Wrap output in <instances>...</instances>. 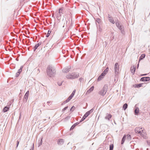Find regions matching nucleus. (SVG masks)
I'll return each instance as SVG.
<instances>
[{
    "label": "nucleus",
    "mask_w": 150,
    "mask_h": 150,
    "mask_svg": "<svg viewBox=\"0 0 150 150\" xmlns=\"http://www.w3.org/2000/svg\"><path fill=\"white\" fill-rule=\"evenodd\" d=\"M20 74V73H18V72H17L16 73V77H18V76H19V74Z\"/></svg>",
    "instance_id": "37"
},
{
    "label": "nucleus",
    "mask_w": 150,
    "mask_h": 150,
    "mask_svg": "<svg viewBox=\"0 0 150 150\" xmlns=\"http://www.w3.org/2000/svg\"><path fill=\"white\" fill-rule=\"evenodd\" d=\"M126 137H127V140L128 141H129L131 139V137L130 135L127 134L126 136Z\"/></svg>",
    "instance_id": "26"
},
{
    "label": "nucleus",
    "mask_w": 150,
    "mask_h": 150,
    "mask_svg": "<svg viewBox=\"0 0 150 150\" xmlns=\"http://www.w3.org/2000/svg\"><path fill=\"white\" fill-rule=\"evenodd\" d=\"M68 108V107L67 106V107H65V108H63L62 110V111H64L66 109H67Z\"/></svg>",
    "instance_id": "34"
},
{
    "label": "nucleus",
    "mask_w": 150,
    "mask_h": 150,
    "mask_svg": "<svg viewBox=\"0 0 150 150\" xmlns=\"http://www.w3.org/2000/svg\"><path fill=\"white\" fill-rule=\"evenodd\" d=\"M63 10V8H60L59 9V11L57 12V13L61 14V13H63L62 11Z\"/></svg>",
    "instance_id": "24"
},
{
    "label": "nucleus",
    "mask_w": 150,
    "mask_h": 150,
    "mask_svg": "<svg viewBox=\"0 0 150 150\" xmlns=\"http://www.w3.org/2000/svg\"><path fill=\"white\" fill-rule=\"evenodd\" d=\"M96 21L98 23H99L100 22V19L99 18H97Z\"/></svg>",
    "instance_id": "33"
},
{
    "label": "nucleus",
    "mask_w": 150,
    "mask_h": 150,
    "mask_svg": "<svg viewBox=\"0 0 150 150\" xmlns=\"http://www.w3.org/2000/svg\"><path fill=\"white\" fill-rule=\"evenodd\" d=\"M79 76V74L77 72H73L69 74L66 76L67 79H74L78 78Z\"/></svg>",
    "instance_id": "2"
},
{
    "label": "nucleus",
    "mask_w": 150,
    "mask_h": 150,
    "mask_svg": "<svg viewBox=\"0 0 150 150\" xmlns=\"http://www.w3.org/2000/svg\"><path fill=\"white\" fill-rule=\"evenodd\" d=\"M41 45V43L40 42H39L38 44H36L35 46L34 51H35V50L38 48V47H39L40 45Z\"/></svg>",
    "instance_id": "19"
},
{
    "label": "nucleus",
    "mask_w": 150,
    "mask_h": 150,
    "mask_svg": "<svg viewBox=\"0 0 150 150\" xmlns=\"http://www.w3.org/2000/svg\"><path fill=\"white\" fill-rule=\"evenodd\" d=\"M74 108V109H75V107H74V106H73L70 109V110L71 111V109H73V108Z\"/></svg>",
    "instance_id": "39"
},
{
    "label": "nucleus",
    "mask_w": 150,
    "mask_h": 150,
    "mask_svg": "<svg viewBox=\"0 0 150 150\" xmlns=\"http://www.w3.org/2000/svg\"><path fill=\"white\" fill-rule=\"evenodd\" d=\"M47 103H50V102H49V101L47 102Z\"/></svg>",
    "instance_id": "45"
},
{
    "label": "nucleus",
    "mask_w": 150,
    "mask_h": 150,
    "mask_svg": "<svg viewBox=\"0 0 150 150\" xmlns=\"http://www.w3.org/2000/svg\"><path fill=\"white\" fill-rule=\"evenodd\" d=\"M148 145H150V140H148L147 141Z\"/></svg>",
    "instance_id": "36"
},
{
    "label": "nucleus",
    "mask_w": 150,
    "mask_h": 150,
    "mask_svg": "<svg viewBox=\"0 0 150 150\" xmlns=\"http://www.w3.org/2000/svg\"><path fill=\"white\" fill-rule=\"evenodd\" d=\"M23 68V67L21 66L20 68V69L18 70V72L20 73L22 71V69Z\"/></svg>",
    "instance_id": "30"
},
{
    "label": "nucleus",
    "mask_w": 150,
    "mask_h": 150,
    "mask_svg": "<svg viewBox=\"0 0 150 150\" xmlns=\"http://www.w3.org/2000/svg\"><path fill=\"white\" fill-rule=\"evenodd\" d=\"M63 139H59L58 141V143L59 145L62 144L63 143Z\"/></svg>",
    "instance_id": "20"
},
{
    "label": "nucleus",
    "mask_w": 150,
    "mask_h": 150,
    "mask_svg": "<svg viewBox=\"0 0 150 150\" xmlns=\"http://www.w3.org/2000/svg\"><path fill=\"white\" fill-rule=\"evenodd\" d=\"M64 27V25L63 26V27Z\"/></svg>",
    "instance_id": "47"
},
{
    "label": "nucleus",
    "mask_w": 150,
    "mask_h": 150,
    "mask_svg": "<svg viewBox=\"0 0 150 150\" xmlns=\"http://www.w3.org/2000/svg\"><path fill=\"white\" fill-rule=\"evenodd\" d=\"M18 144H19V142L18 141H17V146H16V147H18Z\"/></svg>",
    "instance_id": "40"
},
{
    "label": "nucleus",
    "mask_w": 150,
    "mask_h": 150,
    "mask_svg": "<svg viewBox=\"0 0 150 150\" xmlns=\"http://www.w3.org/2000/svg\"><path fill=\"white\" fill-rule=\"evenodd\" d=\"M113 144L110 145V150H113Z\"/></svg>",
    "instance_id": "31"
},
{
    "label": "nucleus",
    "mask_w": 150,
    "mask_h": 150,
    "mask_svg": "<svg viewBox=\"0 0 150 150\" xmlns=\"http://www.w3.org/2000/svg\"><path fill=\"white\" fill-rule=\"evenodd\" d=\"M139 66V64L138 63V64H137V68Z\"/></svg>",
    "instance_id": "42"
},
{
    "label": "nucleus",
    "mask_w": 150,
    "mask_h": 150,
    "mask_svg": "<svg viewBox=\"0 0 150 150\" xmlns=\"http://www.w3.org/2000/svg\"><path fill=\"white\" fill-rule=\"evenodd\" d=\"M146 74H144L143 75H143V76L146 75Z\"/></svg>",
    "instance_id": "43"
},
{
    "label": "nucleus",
    "mask_w": 150,
    "mask_h": 150,
    "mask_svg": "<svg viewBox=\"0 0 150 150\" xmlns=\"http://www.w3.org/2000/svg\"><path fill=\"white\" fill-rule=\"evenodd\" d=\"M29 91H28L25 93L24 96V99L27 100L28 99V96L29 94Z\"/></svg>",
    "instance_id": "13"
},
{
    "label": "nucleus",
    "mask_w": 150,
    "mask_h": 150,
    "mask_svg": "<svg viewBox=\"0 0 150 150\" xmlns=\"http://www.w3.org/2000/svg\"><path fill=\"white\" fill-rule=\"evenodd\" d=\"M142 128L140 127H137L135 129V131L136 133H140L142 131Z\"/></svg>",
    "instance_id": "8"
},
{
    "label": "nucleus",
    "mask_w": 150,
    "mask_h": 150,
    "mask_svg": "<svg viewBox=\"0 0 150 150\" xmlns=\"http://www.w3.org/2000/svg\"><path fill=\"white\" fill-rule=\"evenodd\" d=\"M51 33V31L48 30L47 34L46 35V37H48L49 36L50 34Z\"/></svg>",
    "instance_id": "32"
},
{
    "label": "nucleus",
    "mask_w": 150,
    "mask_h": 150,
    "mask_svg": "<svg viewBox=\"0 0 150 150\" xmlns=\"http://www.w3.org/2000/svg\"><path fill=\"white\" fill-rule=\"evenodd\" d=\"M47 72L48 75L50 77H52L55 74V69L52 67L49 66L47 69Z\"/></svg>",
    "instance_id": "1"
},
{
    "label": "nucleus",
    "mask_w": 150,
    "mask_h": 150,
    "mask_svg": "<svg viewBox=\"0 0 150 150\" xmlns=\"http://www.w3.org/2000/svg\"><path fill=\"white\" fill-rule=\"evenodd\" d=\"M126 138V136L125 135H124L122 139V142H121V144H123L125 142V139Z\"/></svg>",
    "instance_id": "23"
},
{
    "label": "nucleus",
    "mask_w": 150,
    "mask_h": 150,
    "mask_svg": "<svg viewBox=\"0 0 150 150\" xmlns=\"http://www.w3.org/2000/svg\"><path fill=\"white\" fill-rule=\"evenodd\" d=\"M135 70H136V67H135V66H132L131 67L130 70H131V73L133 74H134V72L135 71Z\"/></svg>",
    "instance_id": "9"
},
{
    "label": "nucleus",
    "mask_w": 150,
    "mask_h": 150,
    "mask_svg": "<svg viewBox=\"0 0 150 150\" xmlns=\"http://www.w3.org/2000/svg\"><path fill=\"white\" fill-rule=\"evenodd\" d=\"M140 134L141 136L144 139H146L147 138V137L146 135V134L144 132L143 130H142V131L140 133Z\"/></svg>",
    "instance_id": "7"
},
{
    "label": "nucleus",
    "mask_w": 150,
    "mask_h": 150,
    "mask_svg": "<svg viewBox=\"0 0 150 150\" xmlns=\"http://www.w3.org/2000/svg\"><path fill=\"white\" fill-rule=\"evenodd\" d=\"M94 89V86H93L91 88H90L88 90L86 93V94H88L89 93H90Z\"/></svg>",
    "instance_id": "12"
},
{
    "label": "nucleus",
    "mask_w": 150,
    "mask_h": 150,
    "mask_svg": "<svg viewBox=\"0 0 150 150\" xmlns=\"http://www.w3.org/2000/svg\"><path fill=\"white\" fill-rule=\"evenodd\" d=\"M112 117V115L108 113H107L106 114V116L105 117V119L107 120H108V121L110 120V119Z\"/></svg>",
    "instance_id": "10"
},
{
    "label": "nucleus",
    "mask_w": 150,
    "mask_h": 150,
    "mask_svg": "<svg viewBox=\"0 0 150 150\" xmlns=\"http://www.w3.org/2000/svg\"><path fill=\"white\" fill-rule=\"evenodd\" d=\"M127 107V103H125L123 105V108L124 110H125Z\"/></svg>",
    "instance_id": "29"
},
{
    "label": "nucleus",
    "mask_w": 150,
    "mask_h": 150,
    "mask_svg": "<svg viewBox=\"0 0 150 150\" xmlns=\"http://www.w3.org/2000/svg\"><path fill=\"white\" fill-rule=\"evenodd\" d=\"M150 79L149 77H143L141 79V80L142 81H147L149 80Z\"/></svg>",
    "instance_id": "11"
},
{
    "label": "nucleus",
    "mask_w": 150,
    "mask_h": 150,
    "mask_svg": "<svg viewBox=\"0 0 150 150\" xmlns=\"http://www.w3.org/2000/svg\"><path fill=\"white\" fill-rule=\"evenodd\" d=\"M45 121L46 120L45 119L44 120Z\"/></svg>",
    "instance_id": "46"
},
{
    "label": "nucleus",
    "mask_w": 150,
    "mask_h": 150,
    "mask_svg": "<svg viewBox=\"0 0 150 150\" xmlns=\"http://www.w3.org/2000/svg\"><path fill=\"white\" fill-rule=\"evenodd\" d=\"M76 92L75 90H74L69 97L65 101V103H67L70 100H71L72 97L74 96L75 93Z\"/></svg>",
    "instance_id": "6"
},
{
    "label": "nucleus",
    "mask_w": 150,
    "mask_h": 150,
    "mask_svg": "<svg viewBox=\"0 0 150 150\" xmlns=\"http://www.w3.org/2000/svg\"><path fill=\"white\" fill-rule=\"evenodd\" d=\"M61 85V84H59V86H60Z\"/></svg>",
    "instance_id": "44"
},
{
    "label": "nucleus",
    "mask_w": 150,
    "mask_h": 150,
    "mask_svg": "<svg viewBox=\"0 0 150 150\" xmlns=\"http://www.w3.org/2000/svg\"><path fill=\"white\" fill-rule=\"evenodd\" d=\"M83 80V78H79V80L80 81H81L82 80Z\"/></svg>",
    "instance_id": "38"
},
{
    "label": "nucleus",
    "mask_w": 150,
    "mask_h": 150,
    "mask_svg": "<svg viewBox=\"0 0 150 150\" xmlns=\"http://www.w3.org/2000/svg\"><path fill=\"white\" fill-rule=\"evenodd\" d=\"M93 109H92L90 110L87 112L84 115L82 118L80 122H81L84 120L85 119L88 117L91 112H93Z\"/></svg>",
    "instance_id": "5"
},
{
    "label": "nucleus",
    "mask_w": 150,
    "mask_h": 150,
    "mask_svg": "<svg viewBox=\"0 0 150 150\" xmlns=\"http://www.w3.org/2000/svg\"><path fill=\"white\" fill-rule=\"evenodd\" d=\"M75 125H73L71 127L70 130H71L72 129H73L74 127H75Z\"/></svg>",
    "instance_id": "35"
},
{
    "label": "nucleus",
    "mask_w": 150,
    "mask_h": 150,
    "mask_svg": "<svg viewBox=\"0 0 150 150\" xmlns=\"http://www.w3.org/2000/svg\"><path fill=\"white\" fill-rule=\"evenodd\" d=\"M70 68H64L63 70L62 71L63 72L65 73H67L69 72V69Z\"/></svg>",
    "instance_id": "14"
},
{
    "label": "nucleus",
    "mask_w": 150,
    "mask_h": 150,
    "mask_svg": "<svg viewBox=\"0 0 150 150\" xmlns=\"http://www.w3.org/2000/svg\"><path fill=\"white\" fill-rule=\"evenodd\" d=\"M119 64L117 62L115 64L114 66V73L115 76L117 75L119 72Z\"/></svg>",
    "instance_id": "4"
},
{
    "label": "nucleus",
    "mask_w": 150,
    "mask_h": 150,
    "mask_svg": "<svg viewBox=\"0 0 150 150\" xmlns=\"http://www.w3.org/2000/svg\"><path fill=\"white\" fill-rule=\"evenodd\" d=\"M63 21L64 22H66V25L67 24V20H66V18L65 15L64 16V18L63 19Z\"/></svg>",
    "instance_id": "28"
},
{
    "label": "nucleus",
    "mask_w": 150,
    "mask_h": 150,
    "mask_svg": "<svg viewBox=\"0 0 150 150\" xmlns=\"http://www.w3.org/2000/svg\"><path fill=\"white\" fill-rule=\"evenodd\" d=\"M109 21L111 23L114 24L115 23V22L112 19V18H111L110 17L109 18Z\"/></svg>",
    "instance_id": "27"
},
{
    "label": "nucleus",
    "mask_w": 150,
    "mask_h": 150,
    "mask_svg": "<svg viewBox=\"0 0 150 150\" xmlns=\"http://www.w3.org/2000/svg\"><path fill=\"white\" fill-rule=\"evenodd\" d=\"M108 88V86L107 85H105L102 89L98 92V94L100 95L104 96L106 94Z\"/></svg>",
    "instance_id": "3"
},
{
    "label": "nucleus",
    "mask_w": 150,
    "mask_h": 150,
    "mask_svg": "<svg viewBox=\"0 0 150 150\" xmlns=\"http://www.w3.org/2000/svg\"><path fill=\"white\" fill-rule=\"evenodd\" d=\"M116 25L121 30H122V26L120 25V24L118 22H116Z\"/></svg>",
    "instance_id": "16"
},
{
    "label": "nucleus",
    "mask_w": 150,
    "mask_h": 150,
    "mask_svg": "<svg viewBox=\"0 0 150 150\" xmlns=\"http://www.w3.org/2000/svg\"><path fill=\"white\" fill-rule=\"evenodd\" d=\"M108 68H107L102 74H103L104 76L108 73Z\"/></svg>",
    "instance_id": "22"
},
{
    "label": "nucleus",
    "mask_w": 150,
    "mask_h": 150,
    "mask_svg": "<svg viewBox=\"0 0 150 150\" xmlns=\"http://www.w3.org/2000/svg\"><path fill=\"white\" fill-rule=\"evenodd\" d=\"M55 14L56 15V17L57 19H60L61 16V14L57 12H56Z\"/></svg>",
    "instance_id": "18"
},
{
    "label": "nucleus",
    "mask_w": 150,
    "mask_h": 150,
    "mask_svg": "<svg viewBox=\"0 0 150 150\" xmlns=\"http://www.w3.org/2000/svg\"><path fill=\"white\" fill-rule=\"evenodd\" d=\"M141 86V84H139V85L138 86H137V87H140Z\"/></svg>",
    "instance_id": "41"
},
{
    "label": "nucleus",
    "mask_w": 150,
    "mask_h": 150,
    "mask_svg": "<svg viewBox=\"0 0 150 150\" xmlns=\"http://www.w3.org/2000/svg\"><path fill=\"white\" fill-rule=\"evenodd\" d=\"M105 76L103 74H102L99 76L98 77L97 79L98 81H100Z\"/></svg>",
    "instance_id": "15"
},
{
    "label": "nucleus",
    "mask_w": 150,
    "mask_h": 150,
    "mask_svg": "<svg viewBox=\"0 0 150 150\" xmlns=\"http://www.w3.org/2000/svg\"><path fill=\"white\" fill-rule=\"evenodd\" d=\"M139 112V109L138 108H136L135 110V113L136 115H138Z\"/></svg>",
    "instance_id": "21"
},
{
    "label": "nucleus",
    "mask_w": 150,
    "mask_h": 150,
    "mask_svg": "<svg viewBox=\"0 0 150 150\" xmlns=\"http://www.w3.org/2000/svg\"><path fill=\"white\" fill-rule=\"evenodd\" d=\"M145 55L144 54H143L141 55V56L139 58V61L142 59L143 58H144L145 57Z\"/></svg>",
    "instance_id": "25"
},
{
    "label": "nucleus",
    "mask_w": 150,
    "mask_h": 150,
    "mask_svg": "<svg viewBox=\"0 0 150 150\" xmlns=\"http://www.w3.org/2000/svg\"><path fill=\"white\" fill-rule=\"evenodd\" d=\"M9 106H6L3 109V111L4 112H6L8 110H9Z\"/></svg>",
    "instance_id": "17"
}]
</instances>
